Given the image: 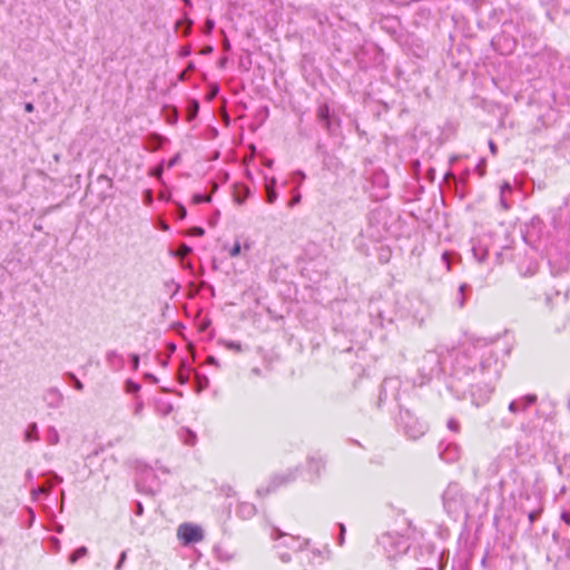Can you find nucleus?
Here are the masks:
<instances>
[{
  "label": "nucleus",
  "instance_id": "obj_27",
  "mask_svg": "<svg viewBox=\"0 0 570 570\" xmlns=\"http://www.w3.org/2000/svg\"><path fill=\"white\" fill-rule=\"evenodd\" d=\"M156 411L158 414H160L161 416H167L171 413L173 411V405L170 402L168 401H165V400H158L156 402Z\"/></svg>",
  "mask_w": 570,
  "mask_h": 570
},
{
  "label": "nucleus",
  "instance_id": "obj_9",
  "mask_svg": "<svg viewBox=\"0 0 570 570\" xmlns=\"http://www.w3.org/2000/svg\"><path fill=\"white\" fill-rule=\"evenodd\" d=\"M297 470H289L285 473L274 475L267 487H261L256 490L257 495L265 497L274 491L281 485L287 484L296 479Z\"/></svg>",
  "mask_w": 570,
  "mask_h": 570
},
{
  "label": "nucleus",
  "instance_id": "obj_2",
  "mask_svg": "<svg viewBox=\"0 0 570 570\" xmlns=\"http://www.w3.org/2000/svg\"><path fill=\"white\" fill-rule=\"evenodd\" d=\"M442 503L445 512L454 520H468L479 505L478 498L458 482H450L442 494Z\"/></svg>",
  "mask_w": 570,
  "mask_h": 570
},
{
  "label": "nucleus",
  "instance_id": "obj_23",
  "mask_svg": "<svg viewBox=\"0 0 570 570\" xmlns=\"http://www.w3.org/2000/svg\"><path fill=\"white\" fill-rule=\"evenodd\" d=\"M472 289L471 286L466 283H463L459 286L458 293L455 296V303L460 308H462L465 305V301L468 296L471 294Z\"/></svg>",
  "mask_w": 570,
  "mask_h": 570
},
{
  "label": "nucleus",
  "instance_id": "obj_60",
  "mask_svg": "<svg viewBox=\"0 0 570 570\" xmlns=\"http://www.w3.org/2000/svg\"><path fill=\"white\" fill-rule=\"evenodd\" d=\"M377 214H379V213H377L376 210H373V212H371V213L368 214V222H370V224H372V223H373V220L375 219V217H376V215H377Z\"/></svg>",
  "mask_w": 570,
  "mask_h": 570
},
{
  "label": "nucleus",
  "instance_id": "obj_21",
  "mask_svg": "<svg viewBox=\"0 0 570 570\" xmlns=\"http://www.w3.org/2000/svg\"><path fill=\"white\" fill-rule=\"evenodd\" d=\"M513 188L509 181H504L500 187V206L503 210H508L511 208V203L509 202L508 195L512 194Z\"/></svg>",
  "mask_w": 570,
  "mask_h": 570
},
{
  "label": "nucleus",
  "instance_id": "obj_44",
  "mask_svg": "<svg viewBox=\"0 0 570 570\" xmlns=\"http://www.w3.org/2000/svg\"><path fill=\"white\" fill-rule=\"evenodd\" d=\"M204 234H205V229L199 226L191 227L187 233V235L195 236V237H200Z\"/></svg>",
  "mask_w": 570,
  "mask_h": 570
},
{
  "label": "nucleus",
  "instance_id": "obj_37",
  "mask_svg": "<svg viewBox=\"0 0 570 570\" xmlns=\"http://www.w3.org/2000/svg\"><path fill=\"white\" fill-rule=\"evenodd\" d=\"M542 511H543V508H542V507H540V508H538V509L532 510V511H530V512H529V514H528V519H529V521H530V523H531V524H532V523H534L537 520H539V519H540V517H541V514H542Z\"/></svg>",
  "mask_w": 570,
  "mask_h": 570
},
{
  "label": "nucleus",
  "instance_id": "obj_58",
  "mask_svg": "<svg viewBox=\"0 0 570 570\" xmlns=\"http://www.w3.org/2000/svg\"><path fill=\"white\" fill-rule=\"evenodd\" d=\"M28 513H29V527H31L36 519V515L31 508H28Z\"/></svg>",
  "mask_w": 570,
  "mask_h": 570
},
{
  "label": "nucleus",
  "instance_id": "obj_4",
  "mask_svg": "<svg viewBox=\"0 0 570 570\" xmlns=\"http://www.w3.org/2000/svg\"><path fill=\"white\" fill-rule=\"evenodd\" d=\"M396 423L404 435L411 440L420 439L428 430L426 425L414 416L410 410L403 407H400Z\"/></svg>",
  "mask_w": 570,
  "mask_h": 570
},
{
  "label": "nucleus",
  "instance_id": "obj_50",
  "mask_svg": "<svg viewBox=\"0 0 570 570\" xmlns=\"http://www.w3.org/2000/svg\"><path fill=\"white\" fill-rule=\"evenodd\" d=\"M142 513H144V505H142V503L139 502V501H136L135 502V514L137 517H140V515H142Z\"/></svg>",
  "mask_w": 570,
  "mask_h": 570
},
{
  "label": "nucleus",
  "instance_id": "obj_43",
  "mask_svg": "<svg viewBox=\"0 0 570 570\" xmlns=\"http://www.w3.org/2000/svg\"><path fill=\"white\" fill-rule=\"evenodd\" d=\"M144 406H145L144 401L138 397L135 403V407H134V412H132L134 415L140 416L142 413Z\"/></svg>",
  "mask_w": 570,
  "mask_h": 570
},
{
  "label": "nucleus",
  "instance_id": "obj_6",
  "mask_svg": "<svg viewBox=\"0 0 570 570\" xmlns=\"http://www.w3.org/2000/svg\"><path fill=\"white\" fill-rule=\"evenodd\" d=\"M566 243L561 245H552L547 249L548 263L553 276L561 275L567 272L570 266L569 252Z\"/></svg>",
  "mask_w": 570,
  "mask_h": 570
},
{
  "label": "nucleus",
  "instance_id": "obj_51",
  "mask_svg": "<svg viewBox=\"0 0 570 570\" xmlns=\"http://www.w3.org/2000/svg\"><path fill=\"white\" fill-rule=\"evenodd\" d=\"M97 181H106L108 184V187L111 188L112 187V179L109 178L107 175H99L98 178H97Z\"/></svg>",
  "mask_w": 570,
  "mask_h": 570
},
{
  "label": "nucleus",
  "instance_id": "obj_5",
  "mask_svg": "<svg viewBox=\"0 0 570 570\" xmlns=\"http://www.w3.org/2000/svg\"><path fill=\"white\" fill-rule=\"evenodd\" d=\"M387 559L393 560L405 553L409 549L407 540L397 532H385L377 539Z\"/></svg>",
  "mask_w": 570,
  "mask_h": 570
},
{
  "label": "nucleus",
  "instance_id": "obj_12",
  "mask_svg": "<svg viewBox=\"0 0 570 570\" xmlns=\"http://www.w3.org/2000/svg\"><path fill=\"white\" fill-rule=\"evenodd\" d=\"M461 448L454 442L441 441L439 443V456L446 463H454L460 459Z\"/></svg>",
  "mask_w": 570,
  "mask_h": 570
},
{
  "label": "nucleus",
  "instance_id": "obj_3",
  "mask_svg": "<svg viewBox=\"0 0 570 570\" xmlns=\"http://www.w3.org/2000/svg\"><path fill=\"white\" fill-rule=\"evenodd\" d=\"M271 538L275 541L274 549L276 550L278 559L284 563H288L292 560L291 553L285 551V549H288L297 554L304 547H307L309 543V540H301L299 537L291 535L286 532H283L278 528L272 529Z\"/></svg>",
  "mask_w": 570,
  "mask_h": 570
},
{
  "label": "nucleus",
  "instance_id": "obj_13",
  "mask_svg": "<svg viewBox=\"0 0 570 570\" xmlns=\"http://www.w3.org/2000/svg\"><path fill=\"white\" fill-rule=\"evenodd\" d=\"M538 401V396L535 394H527L522 395L509 404V412L512 414H520L525 412L532 405H534Z\"/></svg>",
  "mask_w": 570,
  "mask_h": 570
},
{
  "label": "nucleus",
  "instance_id": "obj_11",
  "mask_svg": "<svg viewBox=\"0 0 570 570\" xmlns=\"http://www.w3.org/2000/svg\"><path fill=\"white\" fill-rule=\"evenodd\" d=\"M400 387L401 381L399 377L385 379L381 385L377 406L380 407L390 397L397 402Z\"/></svg>",
  "mask_w": 570,
  "mask_h": 570
},
{
  "label": "nucleus",
  "instance_id": "obj_17",
  "mask_svg": "<svg viewBox=\"0 0 570 570\" xmlns=\"http://www.w3.org/2000/svg\"><path fill=\"white\" fill-rule=\"evenodd\" d=\"M106 362L110 370L118 372L125 367V358L117 351L111 350L106 353Z\"/></svg>",
  "mask_w": 570,
  "mask_h": 570
},
{
  "label": "nucleus",
  "instance_id": "obj_14",
  "mask_svg": "<svg viewBox=\"0 0 570 570\" xmlns=\"http://www.w3.org/2000/svg\"><path fill=\"white\" fill-rule=\"evenodd\" d=\"M48 476L49 479L45 484L31 489L30 494L32 501H37L42 494L48 495L51 488L53 487V483H60L62 481V478L55 472H49Z\"/></svg>",
  "mask_w": 570,
  "mask_h": 570
},
{
  "label": "nucleus",
  "instance_id": "obj_15",
  "mask_svg": "<svg viewBox=\"0 0 570 570\" xmlns=\"http://www.w3.org/2000/svg\"><path fill=\"white\" fill-rule=\"evenodd\" d=\"M63 394L58 387H49L43 393V401L49 409H59L63 403Z\"/></svg>",
  "mask_w": 570,
  "mask_h": 570
},
{
  "label": "nucleus",
  "instance_id": "obj_42",
  "mask_svg": "<svg viewBox=\"0 0 570 570\" xmlns=\"http://www.w3.org/2000/svg\"><path fill=\"white\" fill-rule=\"evenodd\" d=\"M337 527L340 529V533L337 537V543H338V546H343L344 541H345L346 528L343 523H338Z\"/></svg>",
  "mask_w": 570,
  "mask_h": 570
},
{
  "label": "nucleus",
  "instance_id": "obj_54",
  "mask_svg": "<svg viewBox=\"0 0 570 570\" xmlns=\"http://www.w3.org/2000/svg\"><path fill=\"white\" fill-rule=\"evenodd\" d=\"M248 189L245 190V194L244 195H237L235 196V200L238 203V204H243L248 195Z\"/></svg>",
  "mask_w": 570,
  "mask_h": 570
},
{
  "label": "nucleus",
  "instance_id": "obj_55",
  "mask_svg": "<svg viewBox=\"0 0 570 570\" xmlns=\"http://www.w3.org/2000/svg\"><path fill=\"white\" fill-rule=\"evenodd\" d=\"M299 202H301V195L296 194L293 196V198L291 199L288 205L292 207V206L297 205Z\"/></svg>",
  "mask_w": 570,
  "mask_h": 570
},
{
  "label": "nucleus",
  "instance_id": "obj_26",
  "mask_svg": "<svg viewBox=\"0 0 570 570\" xmlns=\"http://www.w3.org/2000/svg\"><path fill=\"white\" fill-rule=\"evenodd\" d=\"M194 381H195L194 382L195 383V390H196L197 393H200L202 391L207 389L208 385H209V380L204 374L195 373Z\"/></svg>",
  "mask_w": 570,
  "mask_h": 570
},
{
  "label": "nucleus",
  "instance_id": "obj_45",
  "mask_svg": "<svg viewBox=\"0 0 570 570\" xmlns=\"http://www.w3.org/2000/svg\"><path fill=\"white\" fill-rule=\"evenodd\" d=\"M153 202H154L153 190L146 189L144 191V204L147 206H150L153 204Z\"/></svg>",
  "mask_w": 570,
  "mask_h": 570
},
{
  "label": "nucleus",
  "instance_id": "obj_18",
  "mask_svg": "<svg viewBox=\"0 0 570 570\" xmlns=\"http://www.w3.org/2000/svg\"><path fill=\"white\" fill-rule=\"evenodd\" d=\"M472 254L473 257L479 262L482 263L485 261L489 254L488 246L483 244L481 239L473 240L472 242Z\"/></svg>",
  "mask_w": 570,
  "mask_h": 570
},
{
  "label": "nucleus",
  "instance_id": "obj_38",
  "mask_svg": "<svg viewBox=\"0 0 570 570\" xmlns=\"http://www.w3.org/2000/svg\"><path fill=\"white\" fill-rule=\"evenodd\" d=\"M210 200H212V196H209V195L195 194L193 196V203L194 204L209 203Z\"/></svg>",
  "mask_w": 570,
  "mask_h": 570
},
{
  "label": "nucleus",
  "instance_id": "obj_29",
  "mask_svg": "<svg viewBox=\"0 0 570 570\" xmlns=\"http://www.w3.org/2000/svg\"><path fill=\"white\" fill-rule=\"evenodd\" d=\"M275 179L272 180V183L267 184L266 185V202L268 204H273L275 203V200L277 199V191L275 189Z\"/></svg>",
  "mask_w": 570,
  "mask_h": 570
},
{
  "label": "nucleus",
  "instance_id": "obj_61",
  "mask_svg": "<svg viewBox=\"0 0 570 570\" xmlns=\"http://www.w3.org/2000/svg\"><path fill=\"white\" fill-rule=\"evenodd\" d=\"M194 69H195L194 62L189 61L185 71L189 72V71H193Z\"/></svg>",
  "mask_w": 570,
  "mask_h": 570
},
{
  "label": "nucleus",
  "instance_id": "obj_47",
  "mask_svg": "<svg viewBox=\"0 0 570 570\" xmlns=\"http://www.w3.org/2000/svg\"><path fill=\"white\" fill-rule=\"evenodd\" d=\"M126 559H127V552L122 551L119 556V560H118L117 564L115 566V570H121V567L125 563Z\"/></svg>",
  "mask_w": 570,
  "mask_h": 570
},
{
  "label": "nucleus",
  "instance_id": "obj_52",
  "mask_svg": "<svg viewBox=\"0 0 570 570\" xmlns=\"http://www.w3.org/2000/svg\"><path fill=\"white\" fill-rule=\"evenodd\" d=\"M560 518L567 525H570V511H562Z\"/></svg>",
  "mask_w": 570,
  "mask_h": 570
},
{
  "label": "nucleus",
  "instance_id": "obj_36",
  "mask_svg": "<svg viewBox=\"0 0 570 570\" xmlns=\"http://www.w3.org/2000/svg\"><path fill=\"white\" fill-rule=\"evenodd\" d=\"M446 426L448 429L451 431V432H454V433H459L461 431V424L460 422L454 419V417H451L448 420V423H446Z\"/></svg>",
  "mask_w": 570,
  "mask_h": 570
},
{
  "label": "nucleus",
  "instance_id": "obj_53",
  "mask_svg": "<svg viewBox=\"0 0 570 570\" xmlns=\"http://www.w3.org/2000/svg\"><path fill=\"white\" fill-rule=\"evenodd\" d=\"M180 159V155L179 154H176L174 157H171L169 160H168V164L167 166L169 168L174 167Z\"/></svg>",
  "mask_w": 570,
  "mask_h": 570
},
{
  "label": "nucleus",
  "instance_id": "obj_7",
  "mask_svg": "<svg viewBox=\"0 0 570 570\" xmlns=\"http://www.w3.org/2000/svg\"><path fill=\"white\" fill-rule=\"evenodd\" d=\"M304 547L297 554L296 559L299 563L301 570H311L316 566L322 564L325 560L330 558V549L324 547L323 550L313 549L307 550Z\"/></svg>",
  "mask_w": 570,
  "mask_h": 570
},
{
  "label": "nucleus",
  "instance_id": "obj_20",
  "mask_svg": "<svg viewBox=\"0 0 570 570\" xmlns=\"http://www.w3.org/2000/svg\"><path fill=\"white\" fill-rule=\"evenodd\" d=\"M146 141H147L146 148L150 151H155V150L160 149L164 146V144L167 141V138H165L164 136H161L159 134L151 132L147 136Z\"/></svg>",
  "mask_w": 570,
  "mask_h": 570
},
{
  "label": "nucleus",
  "instance_id": "obj_41",
  "mask_svg": "<svg viewBox=\"0 0 570 570\" xmlns=\"http://www.w3.org/2000/svg\"><path fill=\"white\" fill-rule=\"evenodd\" d=\"M306 178L305 176V173L302 171V170H295L293 174H292V179L297 183V185H301L304 179Z\"/></svg>",
  "mask_w": 570,
  "mask_h": 570
},
{
  "label": "nucleus",
  "instance_id": "obj_24",
  "mask_svg": "<svg viewBox=\"0 0 570 570\" xmlns=\"http://www.w3.org/2000/svg\"><path fill=\"white\" fill-rule=\"evenodd\" d=\"M24 441L26 442H35L39 440V431L37 423H30L24 431Z\"/></svg>",
  "mask_w": 570,
  "mask_h": 570
},
{
  "label": "nucleus",
  "instance_id": "obj_28",
  "mask_svg": "<svg viewBox=\"0 0 570 570\" xmlns=\"http://www.w3.org/2000/svg\"><path fill=\"white\" fill-rule=\"evenodd\" d=\"M59 440L60 438L57 429L53 426H49L46 430V441L48 442V444L56 445L59 443Z\"/></svg>",
  "mask_w": 570,
  "mask_h": 570
},
{
  "label": "nucleus",
  "instance_id": "obj_19",
  "mask_svg": "<svg viewBox=\"0 0 570 570\" xmlns=\"http://www.w3.org/2000/svg\"><path fill=\"white\" fill-rule=\"evenodd\" d=\"M256 511L257 510L255 504L249 502H242L236 509V514L243 520H248L256 514Z\"/></svg>",
  "mask_w": 570,
  "mask_h": 570
},
{
  "label": "nucleus",
  "instance_id": "obj_33",
  "mask_svg": "<svg viewBox=\"0 0 570 570\" xmlns=\"http://www.w3.org/2000/svg\"><path fill=\"white\" fill-rule=\"evenodd\" d=\"M65 376L69 380V382L72 384L75 390H77V391L83 390L82 382L72 372H67L65 374Z\"/></svg>",
  "mask_w": 570,
  "mask_h": 570
},
{
  "label": "nucleus",
  "instance_id": "obj_35",
  "mask_svg": "<svg viewBox=\"0 0 570 570\" xmlns=\"http://www.w3.org/2000/svg\"><path fill=\"white\" fill-rule=\"evenodd\" d=\"M163 174H164L163 163L149 169V176L155 177L158 180L161 179Z\"/></svg>",
  "mask_w": 570,
  "mask_h": 570
},
{
  "label": "nucleus",
  "instance_id": "obj_30",
  "mask_svg": "<svg viewBox=\"0 0 570 570\" xmlns=\"http://www.w3.org/2000/svg\"><path fill=\"white\" fill-rule=\"evenodd\" d=\"M88 554V549L82 546V547H79L77 548L70 556H69V562L70 563H76L80 558H83Z\"/></svg>",
  "mask_w": 570,
  "mask_h": 570
},
{
  "label": "nucleus",
  "instance_id": "obj_57",
  "mask_svg": "<svg viewBox=\"0 0 570 570\" xmlns=\"http://www.w3.org/2000/svg\"><path fill=\"white\" fill-rule=\"evenodd\" d=\"M180 57H188L190 55V48L189 47H183L179 51Z\"/></svg>",
  "mask_w": 570,
  "mask_h": 570
},
{
  "label": "nucleus",
  "instance_id": "obj_16",
  "mask_svg": "<svg viewBox=\"0 0 570 570\" xmlns=\"http://www.w3.org/2000/svg\"><path fill=\"white\" fill-rule=\"evenodd\" d=\"M316 116L318 121L322 124V126L332 134L334 131L333 129V122H332V116L330 112V107L327 104H322L318 106Z\"/></svg>",
  "mask_w": 570,
  "mask_h": 570
},
{
  "label": "nucleus",
  "instance_id": "obj_49",
  "mask_svg": "<svg viewBox=\"0 0 570 570\" xmlns=\"http://www.w3.org/2000/svg\"><path fill=\"white\" fill-rule=\"evenodd\" d=\"M186 216H187V210H186L185 206L179 204L177 206V218L184 219Z\"/></svg>",
  "mask_w": 570,
  "mask_h": 570
},
{
  "label": "nucleus",
  "instance_id": "obj_40",
  "mask_svg": "<svg viewBox=\"0 0 570 570\" xmlns=\"http://www.w3.org/2000/svg\"><path fill=\"white\" fill-rule=\"evenodd\" d=\"M225 347L235 352H242V344L239 342L227 341L224 343Z\"/></svg>",
  "mask_w": 570,
  "mask_h": 570
},
{
  "label": "nucleus",
  "instance_id": "obj_22",
  "mask_svg": "<svg viewBox=\"0 0 570 570\" xmlns=\"http://www.w3.org/2000/svg\"><path fill=\"white\" fill-rule=\"evenodd\" d=\"M543 220L539 217H533L530 223L527 225V236L525 237H534L540 236V233L543 228Z\"/></svg>",
  "mask_w": 570,
  "mask_h": 570
},
{
  "label": "nucleus",
  "instance_id": "obj_46",
  "mask_svg": "<svg viewBox=\"0 0 570 570\" xmlns=\"http://www.w3.org/2000/svg\"><path fill=\"white\" fill-rule=\"evenodd\" d=\"M129 358H130V363H131L132 370L137 371L138 367H139V355L138 354H130Z\"/></svg>",
  "mask_w": 570,
  "mask_h": 570
},
{
  "label": "nucleus",
  "instance_id": "obj_56",
  "mask_svg": "<svg viewBox=\"0 0 570 570\" xmlns=\"http://www.w3.org/2000/svg\"><path fill=\"white\" fill-rule=\"evenodd\" d=\"M489 148L492 155H497L498 147L493 140H489Z\"/></svg>",
  "mask_w": 570,
  "mask_h": 570
},
{
  "label": "nucleus",
  "instance_id": "obj_8",
  "mask_svg": "<svg viewBox=\"0 0 570 570\" xmlns=\"http://www.w3.org/2000/svg\"><path fill=\"white\" fill-rule=\"evenodd\" d=\"M420 372L421 375L429 381L432 377L439 376L440 374L446 372V367L438 352L429 351L422 358Z\"/></svg>",
  "mask_w": 570,
  "mask_h": 570
},
{
  "label": "nucleus",
  "instance_id": "obj_1",
  "mask_svg": "<svg viewBox=\"0 0 570 570\" xmlns=\"http://www.w3.org/2000/svg\"><path fill=\"white\" fill-rule=\"evenodd\" d=\"M451 358L450 375L459 382L465 381L471 402L481 406L494 391L503 368L493 344L472 345L463 351L449 352Z\"/></svg>",
  "mask_w": 570,
  "mask_h": 570
},
{
  "label": "nucleus",
  "instance_id": "obj_31",
  "mask_svg": "<svg viewBox=\"0 0 570 570\" xmlns=\"http://www.w3.org/2000/svg\"><path fill=\"white\" fill-rule=\"evenodd\" d=\"M193 21L190 19L179 20L176 22V29L181 28L183 36H188L191 30Z\"/></svg>",
  "mask_w": 570,
  "mask_h": 570
},
{
  "label": "nucleus",
  "instance_id": "obj_64",
  "mask_svg": "<svg viewBox=\"0 0 570 570\" xmlns=\"http://www.w3.org/2000/svg\"><path fill=\"white\" fill-rule=\"evenodd\" d=\"M26 478L28 481H31L32 478H33V474H32V471L31 470H28L27 473H26Z\"/></svg>",
  "mask_w": 570,
  "mask_h": 570
},
{
  "label": "nucleus",
  "instance_id": "obj_59",
  "mask_svg": "<svg viewBox=\"0 0 570 570\" xmlns=\"http://www.w3.org/2000/svg\"><path fill=\"white\" fill-rule=\"evenodd\" d=\"M35 110V106L32 102H26L24 104V111L26 112H32Z\"/></svg>",
  "mask_w": 570,
  "mask_h": 570
},
{
  "label": "nucleus",
  "instance_id": "obj_62",
  "mask_svg": "<svg viewBox=\"0 0 570 570\" xmlns=\"http://www.w3.org/2000/svg\"><path fill=\"white\" fill-rule=\"evenodd\" d=\"M146 377L148 380H150L151 382H154V383H156L158 381L157 377L155 375H153V374H146Z\"/></svg>",
  "mask_w": 570,
  "mask_h": 570
},
{
  "label": "nucleus",
  "instance_id": "obj_63",
  "mask_svg": "<svg viewBox=\"0 0 570 570\" xmlns=\"http://www.w3.org/2000/svg\"><path fill=\"white\" fill-rule=\"evenodd\" d=\"M449 256H450V254H449V253H446V252H445V253H443V255H442V259L446 263V265H448V266L450 265V263H449V261H448Z\"/></svg>",
  "mask_w": 570,
  "mask_h": 570
},
{
  "label": "nucleus",
  "instance_id": "obj_32",
  "mask_svg": "<svg viewBox=\"0 0 570 570\" xmlns=\"http://www.w3.org/2000/svg\"><path fill=\"white\" fill-rule=\"evenodd\" d=\"M324 462L322 459H309L308 461V468L311 471H314L317 475L320 474L321 470L324 469Z\"/></svg>",
  "mask_w": 570,
  "mask_h": 570
},
{
  "label": "nucleus",
  "instance_id": "obj_39",
  "mask_svg": "<svg viewBox=\"0 0 570 570\" xmlns=\"http://www.w3.org/2000/svg\"><path fill=\"white\" fill-rule=\"evenodd\" d=\"M185 434H186V438H185L184 442L188 445H194L197 440L196 434L188 429L185 430Z\"/></svg>",
  "mask_w": 570,
  "mask_h": 570
},
{
  "label": "nucleus",
  "instance_id": "obj_48",
  "mask_svg": "<svg viewBox=\"0 0 570 570\" xmlns=\"http://www.w3.org/2000/svg\"><path fill=\"white\" fill-rule=\"evenodd\" d=\"M240 254V244L236 242L229 250L232 257H236Z\"/></svg>",
  "mask_w": 570,
  "mask_h": 570
},
{
  "label": "nucleus",
  "instance_id": "obj_25",
  "mask_svg": "<svg viewBox=\"0 0 570 570\" xmlns=\"http://www.w3.org/2000/svg\"><path fill=\"white\" fill-rule=\"evenodd\" d=\"M198 111H199V102L196 99L189 100L187 104V108H186L187 121H193L197 117Z\"/></svg>",
  "mask_w": 570,
  "mask_h": 570
},
{
  "label": "nucleus",
  "instance_id": "obj_34",
  "mask_svg": "<svg viewBox=\"0 0 570 570\" xmlns=\"http://www.w3.org/2000/svg\"><path fill=\"white\" fill-rule=\"evenodd\" d=\"M125 390L127 393L137 394L140 391V384L134 382L132 380H127L125 383Z\"/></svg>",
  "mask_w": 570,
  "mask_h": 570
},
{
  "label": "nucleus",
  "instance_id": "obj_10",
  "mask_svg": "<svg viewBox=\"0 0 570 570\" xmlns=\"http://www.w3.org/2000/svg\"><path fill=\"white\" fill-rule=\"evenodd\" d=\"M177 535L186 546L197 543L204 539L203 529L191 523L180 524L177 530Z\"/></svg>",
  "mask_w": 570,
  "mask_h": 570
}]
</instances>
